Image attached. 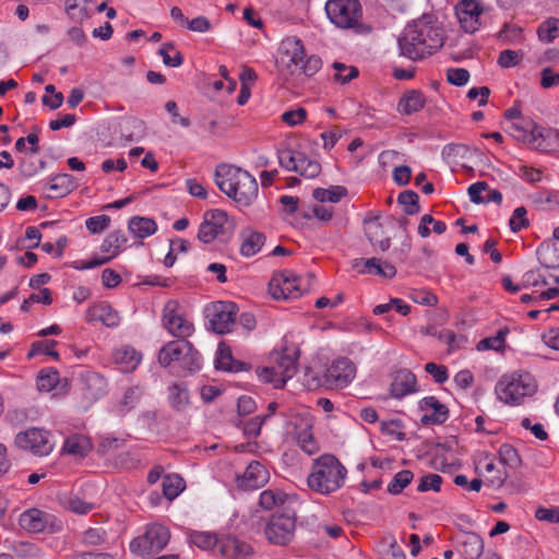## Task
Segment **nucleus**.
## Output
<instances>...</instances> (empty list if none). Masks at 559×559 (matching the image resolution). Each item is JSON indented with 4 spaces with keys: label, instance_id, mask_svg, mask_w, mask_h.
Returning a JSON list of instances; mask_svg holds the SVG:
<instances>
[{
    "label": "nucleus",
    "instance_id": "obj_1",
    "mask_svg": "<svg viewBox=\"0 0 559 559\" xmlns=\"http://www.w3.org/2000/svg\"><path fill=\"white\" fill-rule=\"evenodd\" d=\"M443 40L444 33L438 21L431 15H423L404 28L399 48L402 56L417 60L436 52Z\"/></svg>",
    "mask_w": 559,
    "mask_h": 559
},
{
    "label": "nucleus",
    "instance_id": "obj_2",
    "mask_svg": "<svg viewBox=\"0 0 559 559\" xmlns=\"http://www.w3.org/2000/svg\"><path fill=\"white\" fill-rule=\"evenodd\" d=\"M215 183L228 198L240 207H247L258 198V182L247 170L228 164L216 167Z\"/></svg>",
    "mask_w": 559,
    "mask_h": 559
},
{
    "label": "nucleus",
    "instance_id": "obj_3",
    "mask_svg": "<svg viewBox=\"0 0 559 559\" xmlns=\"http://www.w3.org/2000/svg\"><path fill=\"white\" fill-rule=\"evenodd\" d=\"M347 469L333 454L317 457L308 475L309 488L321 495H329L344 486Z\"/></svg>",
    "mask_w": 559,
    "mask_h": 559
},
{
    "label": "nucleus",
    "instance_id": "obj_4",
    "mask_svg": "<svg viewBox=\"0 0 559 559\" xmlns=\"http://www.w3.org/2000/svg\"><path fill=\"white\" fill-rule=\"evenodd\" d=\"M276 63L281 70L290 74L301 71L307 76H312L322 67L319 57L312 55L307 57L302 41L296 36L285 37L277 49Z\"/></svg>",
    "mask_w": 559,
    "mask_h": 559
},
{
    "label": "nucleus",
    "instance_id": "obj_5",
    "mask_svg": "<svg viewBox=\"0 0 559 559\" xmlns=\"http://www.w3.org/2000/svg\"><path fill=\"white\" fill-rule=\"evenodd\" d=\"M537 388V382L531 373L514 371L501 376L496 383L495 393L506 405L519 406L525 399L533 396Z\"/></svg>",
    "mask_w": 559,
    "mask_h": 559
},
{
    "label": "nucleus",
    "instance_id": "obj_6",
    "mask_svg": "<svg viewBox=\"0 0 559 559\" xmlns=\"http://www.w3.org/2000/svg\"><path fill=\"white\" fill-rule=\"evenodd\" d=\"M158 362L163 367L179 368L188 372L199 371L202 367V357L188 341H171L158 352Z\"/></svg>",
    "mask_w": 559,
    "mask_h": 559
},
{
    "label": "nucleus",
    "instance_id": "obj_7",
    "mask_svg": "<svg viewBox=\"0 0 559 559\" xmlns=\"http://www.w3.org/2000/svg\"><path fill=\"white\" fill-rule=\"evenodd\" d=\"M313 418L305 411L292 415L286 426L287 436L296 442L302 452L312 455L319 451V445L313 437Z\"/></svg>",
    "mask_w": 559,
    "mask_h": 559
},
{
    "label": "nucleus",
    "instance_id": "obj_8",
    "mask_svg": "<svg viewBox=\"0 0 559 559\" xmlns=\"http://www.w3.org/2000/svg\"><path fill=\"white\" fill-rule=\"evenodd\" d=\"M231 223L225 211L214 209L206 211L199 226L198 239L203 243L226 240L231 233Z\"/></svg>",
    "mask_w": 559,
    "mask_h": 559
},
{
    "label": "nucleus",
    "instance_id": "obj_9",
    "mask_svg": "<svg viewBox=\"0 0 559 559\" xmlns=\"http://www.w3.org/2000/svg\"><path fill=\"white\" fill-rule=\"evenodd\" d=\"M169 530L162 524H150L145 533L131 540L130 550L134 555L145 558L162 550L169 542Z\"/></svg>",
    "mask_w": 559,
    "mask_h": 559
},
{
    "label": "nucleus",
    "instance_id": "obj_10",
    "mask_svg": "<svg viewBox=\"0 0 559 559\" xmlns=\"http://www.w3.org/2000/svg\"><path fill=\"white\" fill-rule=\"evenodd\" d=\"M280 165L288 170L298 174L299 176L312 179L321 173V164L314 157L308 156L306 153L293 150L283 148L277 154Z\"/></svg>",
    "mask_w": 559,
    "mask_h": 559
},
{
    "label": "nucleus",
    "instance_id": "obj_11",
    "mask_svg": "<svg viewBox=\"0 0 559 559\" xmlns=\"http://www.w3.org/2000/svg\"><path fill=\"white\" fill-rule=\"evenodd\" d=\"M296 531V514L294 511L274 513L264 527L266 539L274 545L285 546L289 544Z\"/></svg>",
    "mask_w": 559,
    "mask_h": 559
},
{
    "label": "nucleus",
    "instance_id": "obj_12",
    "mask_svg": "<svg viewBox=\"0 0 559 559\" xmlns=\"http://www.w3.org/2000/svg\"><path fill=\"white\" fill-rule=\"evenodd\" d=\"M307 289V281L292 271L274 274L269 283V293L276 300L296 299Z\"/></svg>",
    "mask_w": 559,
    "mask_h": 559
},
{
    "label": "nucleus",
    "instance_id": "obj_13",
    "mask_svg": "<svg viewBox=\"0 0 559 559\" xmlns=\"http://www.w3.org/2000/svg\"><path fill=\"white\" fill-rule=\"evenodd\" d=\"M163 325L175 337L187 338L194 332L192 320L176 300H169L163 310Z\"/></svg>",
    "mask_w": 559,
    "mask_h": 559
},
{
    "label": "nucleus",
    "instance_id": "obj_14",
    "mask_svg": "<svg viewBox=\"0 0 559 559\" xmlns=\"http://www.w3.org/2000/svg\"><path fill=\"white\" fill-rule=\"evenodd\" d=\"M324 10L334 25L349 28L357 23L361 7L358 0H328Z\"/></svg>",
    "mask_w": 559,
    "mask_h": 559
},
{
    "label": "nucleus",
    "instance_id": "obj_15",
    "mask_svg": "<svg viewBox=\"0 0 559 559\" xmlns=\"http://www.w3.org/2000/svg\"><path fill=\"white\" fill-rule=\"evenodd\" d=\"M14 441L19 449L29 451L38 456L48 455L53 449L49 432L39 428L19 432Z\"/></svg>",
    "mask_w": 559,
    "mask_h": 559
},
{
    "label": "nucleus",
    "instance_id": "obj_16",
    "mask_svg": "<svg viewBox=\"0 0 559 559\" xmlns=\"http://www.w3.org/2000/svg\"><path fill=\"white\" fill-rule=\"evenodd\" d=\"M356 371V366L350 359L337 358L326 368L323 383L330 389L346 388L355 379Z\"/></svg>",
    "mask_w": 559,
    "mask_h": 559
},
{
    "label": "nucleus",
    "instance_id": "obj_17",
    "mask_svg": "<svg viewBox=\"0 0 559 559\" xmlns=\"http://www.w3.org/2000/svg\"><path fill=\"white\" fill-rule=\"evenodd\" d=\"M237 314V306L229 301H217L206 309L212 330L218 334H225L231 331Z\"/></svg>",
    "mask_w": 559,
    "mask_h": 559
},
{
    "label": "nucleus",
    "instance_id": "obj_18",
    "mask_svg": "<svg viewBox=\"0 0 559 559\" xmlns=\"http://www.w3.org/2000/svg\"><path fill=\"white\" fill-rule=\"evenodd\" d=\"M511 134L535 151H549L547 138L544 136L542 128L536 126L533 121L525 120L524 118L513 121L511 126Z\"/></svg>",
    "mask_w": 559,
    "mask_h": 559
},
{
    "label": "nucleus",
    "instance_id": "obj_19",
    "mask_svg": "<svg viewBox=\"0 0 559 559\" xmlns=\"http://www.w3.org/2000/svg\"><path fill=\"white\" fill-rule=\"evenodd\" d=\"M272 361L287 380L292 379L298 368L299 347L287 336L282 340L278 349L272 353Z\"/></svg>",
    "mask_w": 559,
    "mask_h": 559
},
{
    "label": "nucleus",
    "instance_id": "obj_20",
    "mask_svg": "<svg viewBox=\"0 0 559 559\" xmlns=\"http://www.w3.org/2000/svg\"><path fill=\"white\" fill-rule=\"evenodd\" d=\"M20 525L33 533L56 532L61 528V521L55 515L39 509H29L20 515Z\"/></svg>",
    "mask_w": 559,
    "mask_h": 559
},
{
    "label": "nucleus",
    "instance_id": "obj_21",
    "mask_svg": "<svg viewBox=\"0 0 559 559\" xmlns=\"http://www.w3.org/2000/svg\"><path fill=\"white\" fill-rule=\"evenodd\" d=\"M455 13L464 32L472 34L481 25L484 7L478 0H461L455 7Z\"/></svg>",
    "mask_w": 559,
    "mask_h": 559
},
{
    "label": "nucleus",
    "instance_id": "obj_22",
    "mask_svg": "<svg viewBox=\"0 0 559 559\" xmlns=\"http://www.w3.org/2000/svg\"><path fill=\"white\" fill-rule=\"evenodd\" d=\"M474 465L479 475L486 476L489 486L500 487L503 485L506 475L497 467L495 457L490 453L478 451L474 455Z\"/></svg>",
    "mask_w": 559,
    "mask_h": 559
},
{
    "label": "nucleus",
    "instance_id": "obj_23",
    "mask_svg": "<svg viewBox=\"0 0 559 559\" xmlns=\"http://www.w3.org/2000/svg\"><path fill=\"white\" fill-rule=\"evenodd\" d=\"M270 479V473L258 461H252L243 474L237 477V486L243 490H255L263 487Z\"/></svg>",
    "mask_w": 559,
    "mask_h": 559
},
{
    "label": "nucleus",
    "instance_id": "obj_24",
    "mask_svg": "<svg viewBox=\"0 0 559 559\" xmlns=\"http://www.w3.org/2000/svg\"><path fill=\"white\" fill-rule=\"evenodd\" d=\"M419 409L423 413L420 420L424 425H440L448 419L447 406L435 396L420 400Z\"/></svg>",
    "mask_w": 559,
    "mask_h": 559
},
{
    "label": "nucleus",
    "instance_id": "obj_25",
    "mask_svg": "<svg viewBox=\"0 0 559 559\" xmlns=\"http://www.w3.org/2000/svg\"><path fill=\"white\" fill-rule=\"evenodd\" d=\"M418 391L416 376L408 369H399L392 376L390 392L392 397L401 400Z\"/></svg>",
    "mask_w": 559,
    "mask_h": 559
},
{
    "label": "nucleus",
    "instance_id": "obj_26",
    "mask_svg": "<svg viewBox=\"0 0 559 559\" xmlns=\"http://www.w3.org/2000/svg\"><path fill=\"white\" fill-rule=\"evenodd\" d=\"M216 552L226 559H245L252 554V548L235 536L222 535Z\"/></svg>",
    "mask_w": 559,
    "mask_h": 559
},
{
    "label": "nucleus",
    "instance_id": "obj_27",
    "mask_svg": "<svg viewBox=\"0 0 559 559\" xmlns=\"http://www.w3.org/2000/svg\"><path fill=\"white\" fill-rule=\"evenodd\" d=\"M114 364L122 372H132L142 361V354L130 345H121L112 350Z\"/></svg>",
    "mask_w": 559,
    "mask_h": 559
},
{
    "label": "nucleus",
    "instance_id": "obj_28",
    "mask_svg": "<svg viewBox=\"0 0 559 559\" xmlns=\"http://www.w3.org/2000/svg\"><path fill=\"white\" fill-rule=\"evenodd\" d=\"M78 182L70 174H58L49 177L45 182V192L50 198H62L76 189Z\"/></svg>",
    "mask_w": 559,
    "mask_h": 559
},
{
    "label": "nucleus",
    "instance_id": "obj_29",
    "mask_svg": "<svg viewBox=\"0 0 559 559\" xmlns=\"http://www.w3.org/2000/svg\"><path fill=\"white\" fill-rule=\"evenodd\" d=\"M86 321L90 323L100 322L108 328H116L120 323V316L108 302H99L88 308Z\"/></svg>",
    "mask_w": 559,
    "mask_h": 559
},
{
    "label": "nucleus",
    "instance_id": "obj_30",
    "mask_svg": "<svg viewBox=\"0 0 559 559\" xmlns=\"http://www.w3.org/2000/svg\"><path fill=\"white\" fill-rule=\"evenodd\" d=\"M240 253L242 257L251 258L259 253L265 243V236L251 227L243 228L240 234Z\"/></svg>",
    "mask_w": 559,
    "mask_h": 559
},
{
    "label": "nucleus",
    "instance_id": "obj_31",
    "mask_svg": "<svg viewBox=\"0 0 559 559\" xmlns=\"http://www.w3.org/2000/svg\"><path fill=\"white\" fill-rule=\"evenodd\" d=\"M297 501L296 495H289L278 488L263 490L259 497V504L264 510H272L280 507H289Z\"/></svg>",
    "mask_w": 559,
    "mask_h": 559
},
{
    "label": "nucleus",
    "instance_id": "obj_32",
    "mask_svg": "<svg viewBox=\"0 0 559 559\" xmlns=\"http://www.w3.org/2000/svg\"><path fill=\"white\" fill-rule=\"evenodd\" d=\"M143 395V389L140 385L128 386L121 397L114 404L112 411L118 416H124L134 409Z\"/></svg>",
    "mask_w": 559,
    "mask_h": 559
},
{
    "label": "nucleus",
    "instance_id": "obj_33",
    "mask_svg": "<svg viewBox=\"0 0 559 559\" xmlns=\"http://www.w3.org/2000/svg\"><path fill=\"white\" fill-rule=\"evenodd\" d=\"M127 238L120 230L110 233L102 242L99 250L103 255H99L102 260H106V263L118 257L124 249Z\"/></svg>",
    "mask_w": 559,
    "mask_h": 559
},
{
    "label": "nucleus",
    "instance_id": "obj_34",
    "mask_svg": "<svg viewBox=\"0 0 559 559\" xmlns=\"http://www.w3.org/2000/svg\"><path fill=\"white\" fill-rule=\"evenodd\" d=\"M457 551L464 559H478L484 551V543L475 533H464L459 539Z\"/></svg>",
    "mask_w": 559,
    "mask_h": 559
},
{
    "label": "nucleus",
    "instance_id": "obj_35",
    "mask_svg": "<svg viewBox=\"0 0 559 559\" xmlns=\"http://www.w3.org/2000/svg\"><path fill=\"white\" fill-rule=\"evenodd\" d=\"M96 0H66V12L68 16L82 23L90 19L95 11Z\"/></svg>",
    "mask_w": 559,
    "mask_h": 559
},
{
    "label": "nucleus",
    "instance_id": "obj_36",
    "mask_svg": "<svg viewBox=\"0 0 559 559\" xmlns=\"http://www.w3.org/2000/svg\"><path fill=\"white\" fill-rule=\"evenodd\" d=\"M365 233L373 247L385 251L390 248V238L383 237V228L378 218H369L364 222Z\"/></svg>",
    "mask_w": 559,
    "mask_h": 559
},
{
    "label": "nucleus",
    "instance_id": "obj_37",
    "mask_svg": "<svg viewBox=\"0 0 559 559\" xmlns=\"http://www.w3.org/2000/svg\"><path fill=\"white\" fill-rule=\"evenodd\" d=\"M243 364L234 360L229 346L224 343H219L216 350L215 367L216 369L224 371H240Z\"/></svg>",
    "mask_w": 559,
    "mask_h": 559
},
{
    "label": "nucleus",
    "instance_id": "obj_38",
    "mask_svg": "<svg viewBox=\"0 0 559 559\" xmlns=\"http://www.w3.org/2000/svg\"><path fill=\"white\" fill-rule=\"evenodd\" d=\"M425 96L419 91H409L403 95L399 102L397 109L405 115H412L419 111L425 105Z\"/></svg>",
    "mask_w": 559,
    "mask_h": 559
},
{
    "label": "nucleus",
    "instance_id": "obj_39",
    "mask_svg": "<svg viewBox=\"0 0 559 559\" xmlns=\"http://www.w3.org/2000/svg\"><path fill=\"white\" fill-rule=\"evenodd\" d=\"M168 402L174 409L178 412L185 411L190 404V395L187 386L182 383L169 385Z\"/></svg>",
    "mask_w": 559,
    "mask_h": 559
},
{
    "label": "nucleus",
    "instance_id": "obj_40",
    "mask_svg": "<svg viewBox=\"0 0 559 559\" xmlns=\"http://www.w3.org/2000/svg\"><path fill=\"white\" fill-rule=\"evenodd\" d=\"M128 228L135 237L143 239L155 234L157 225L152 218L134 216L129 221Z\"/></svg>",
    "mask_w": 559,
    "mask_h": 559
},
{
    "label": "nucleus",
    "instance_id": "obj_41",
    "mask_svg": "<svg viewBox=\"0 0 559 559\" xmlns=\"http://www.w3.org/2000/svg\"><path fill=\"white\" fill-rule=\"evenodd\" d=\"M34 155L35 154H26L19 159L17 169L24 179L36 176L46 166V162L44 159L36 158Z\"/></svg>",
    "mask_w": 559,
    "mask_h": 559
},
{
    "label": "nucleus",
    "instance_id": "obj_42",
    "mask_svg": "<svg viewBox=\"0 0 559 559\" xmlns=\"http://www.w3.org/2000/svg\"><path fill=\"white\" fill-rule=\"evenodd\" d=\"M347 195V189L343 186H330L329 188H317L312 197L320 203H337Z\"/></svg>",
    "mask_w": 559,
    "mask_h": 559
},
{
    "label": "nucleus",
    "instance_id": "obj_43",
    "mask_svg": "<svg viewBox=\"0 0 559 559\" xmlns=\"http://www.w3.org/2000/svg\"><path fill=\"white\" fill-rule=\"evenodd\" d=\"M92 449L90 440L81 435H73L66 439L63 451L75 456H84Z\"/></svg>",
    "mask_w": 559,
    "mask_h": 559
},
{
    "label": "nucleus",
    "instance_id": "obj_44",
    "mask_svg": "<svg viewBox=\"0 0 559 559\" xmlns=\"http://www.w3.org/2000/svg\"><path fill=\"white\" fill-rule=\"evenodd\" d=\"M191 545L207 551H217L219 536L210 532H192L189 534Z\"/></svg>",
    "mask_w": 559,
    "mask_h": 559
},
{
    "label": "nucleus",
    "instance_id": "obj_45",
    "mask_svg": "<svg viewBox=\"0 0 559 559\" xmlns=\"http://www.w3.org/2000/svg\"><path fill=\"white\" fill-rule=\"evenodd\" d=\"M86 394L92 400H98L106 393L107 381L106 379L97 373H88L85 377Z\"/></svg>",
    "mask_w": 559,
    "mask_h": 559
},
{
    "label": "nucleus",
    "instance_id": "obj_46",
    "mask_svg": "<svg viewBox=\"0 0 559 559\" xmlns=\"http://www.w3.org/2000/svg\"><path fill=\"white\" fill-rule=\"evenodd\" d=\"M145 134V123L138 118H128L121 124V135L128 141H139Z\"/></svg>",
    "mask_w": 559,
    "mask_h": 559
},
{
    "label": "nucleus",
    "instance_id": "obj_47",
    "mask_svg": "<svg viewBox=\"0 0 559 559\" xmlns=\"http://www.w3.org/2000/svg\"><path fill=\"white\" fill-rule=\"evenodd\" d=\"M185 480L178 474H169L163 477V493L168 500L177 498L185 489Z\"/></svg>",
    "mask_w": 559,
    "mask_h": 559
},
{
    "label": "nucleus",
    "instance_id": "obj_48",
    "mask_svg": "<svg viewBox=\"0 0 559 559\" xmlns=\"http://www.w3.org/2000/svg\"><path fill=\"white\" fill-rule=\"evenodd\" d=\"M362 272L391 278L395 275L396 270L388 262H382L377 258H370L364 261Z\"/></svg>",
    "mask_w": 559,
    "mask_h": 559
},
{
    "label": "nucleus",
    "instance_id": "obj_49",
    "mask_svg": "<svg viewBox=\"0 0 559 559\" xmlns=\"http://www.w3.org/2000/svg\"><path fill=\"white\" fill-rule=\"evenodd\" d=\"M508 333L509 330L507 328H503L500 329L495 335L480 340L476 345L477 350H502L506 345V338Z\"/></svg>",
    "mask_w": 559,
    "mask_h": 559
},
{
    "label": "nucleus",
    "instance_id": "obj_50",
    "mask_svg": "<svg viewBox=\"0 0 559 559\" xmlns=\"http://www.w3.org/2000/svg\"><path fill=\"white\" fill-rule=\"evenodd\" d=\"M257 374L260 381L272 383L276 389L283 388L287 382L285 376L277 369L275 365L272 367L259 368L257 370Z\"/></svg>",
    "mask_w": 559,
    "mask_h": 559
},
{
    "label": "nucleus",
    "instance_id": "obj_51",
    "mask_svg": "<svg viewBox=\"0 0 559 559\" xmlns=\"http://www.w3.org/2000/svg\"><path fill=\"white\" fill-rule=\"evenodd\" d=\"M539 260L547 269L559 267V247L556 245L540 246L538 249Z\"/></svg>",
    "mask_w": 559,
    "mask_h": 559
},
{
    "label": "nucleus",
    "instance_id": "obj_52",
    "mask_svg": "<svg viewBox=\"0 0 559 559\" xmlns=\"http://www.w3.org/2000/svg\"><path fill=\"white\" fill-rule=\"evenodd\" d=\"M37 388L41 392H50L59 382V373L52 368L43 369L37 376Z\"/></svg>",
    "mask_w": 559,
    "mask_h": 559
},
{
    "label": "nucleus",
    "instance_id": "obj_53",
    "mask_svg": "<svg viewBox=\"0 0 559 559\" xmlns=\"http://www.w3.org/2000/svg\"><path fill=\"white\" fill-rule=\"evenodd\" d=\"M64 507L76 514H87L95 509V503L86 501L78 495H71L64 500Z\"/></svg>",
    "mask_w": 559,
    "mask_h": 559
},
{
    "label": "nucleus",
    "instance_id": "obj_54",
    "mask_svg": "<svg viewBox=\"0 0 559 559\" xmlns=\"http://www.w3.org/2000/svg\"><path fill=\"white\" fill-rule=\"evenodd\" d=\"M158 53L163 58L164 64L167 67L177 68L183 62L181 53L170 43L163 45Z\"/></svg>",
    "mask_w": 559,
    "mask_h": 559
},
{
    "label": "nucleus",
    "instance_id": "obj_55",
    "mask_svg": "<svg viewBox=\"0 0 559 559\" xmlns=\"http://www.w3.org/2000/svg\"><path fill=\"white\" fill-rule=\"evenodd\" d=\"M538 37L544 43H551L559 37V19H548L537 31Z\"/></svg>",
    "mask_w": 559,
    "mask_h": 559
},
{
    "label": "nucleus",
    "instance_id": "obj_56",
    "mask_svg": "<svg viewBox=\"0 0 559 559\" xmlns=\"http://www.w3.org/2000/svg\"><path fill=\"white\" fill-rule=\"evenodd\" d=\"M418 194L412 190H405L399 194L397 201L403 206V210L408 215H414L419 212Z\"/></svg>",
    "mask_w": 559,
    "mask_h": 559
},
{
    "label": "nucleus",
    "instance_id": "obj_57",
    "mask_svg": "<svg viewBox=\"0 0 559 559\" xmlns=\"http://www.w3.org/2000/svg\"><path fill=\"white\" fill-rule=\"evenodd\" d=\"M306 119L307 110L302 107L290 108L281 115L282 122L292 128L302 124Z\"/></svg>",
    "mask_w": 559,
    "mask_h": 559
},
{
    "label": "nucleus",
    "instance_id": "obj_58",
    "mask_svg": "<svg viewBox=\"0 0 559 559\" xmlns=\"http://www.w3.org/2000/svg\"><path fill=\"white\" fill-rule=\"evenodd\" d=\"M514 174L527 183L534 185L543 179V170L528 165L520 164Z\"/></svg>",
    "mask_w": 559,
    "mask_h": 559
},
{
    "label": "nucleus",
    "instance_id": "obj_59",
    "mask_svg": "<svg viewBox=\"0 0 559 559\" xmlns=\"http://www.w3.org/2000/svg\"><path fill=\"white\" fill-rule=\"evenodd\" d=\"M413 473L408 469H403L396 473L388 485V491L392 495H399L412 481Z\"/></svg>",
    "mask_w": 559,
    "mask_h": 559
},
{
    "label": "nucleus",
    "instance_id": "obj_60",
    "mask_svg": "<svg viewBox=\"0 0 559 559\" xmlns=\"http://www.w3.org/2000/svg\"><path fill=\"white\" fill-rule=\"evenodd\" d=\"M333 68L335 70V81L342 84L348 83L358 75V70L355 67H348L341 62H335Z\"/></svg>",
    "mask_w": 559,
    "mask_h": 559
},
{
    "label": "nucleus",
    "instance_id": "obj_61",
    "mask_svg": "<svg viewBox=\"0 0 559 559\" xmlns=\"http://www.w3.org/2000/svg\"><path fill=\"white\" fill-rule=\"evenodd\" d=\"M441 484H442L441 476H439L438 474H428L420 478L417 490L419 492H425V491H429V490L438 492V491H440Z\"/></svg>",
    "mask_w": 559,
    "mask_h": 559
},
{
    "label": "nucleus",
    "instance_id": "obj_62",
    "mask_svg": "<svg viewBox=\"0 0 559 559\" xmlns=\"http://www.w3.org/2000/svg\"><path fill=\"white\" fill-rule=\"evenodd\" d=\"M499 459L502 464L508 465L510 467H515L520 462V457L516 450L512 445L507 443L502 444L499 448Z\"/></svg>",
    "mask_w": 559,
    "mask_h": 559
},
{
    "label": "nucleus",
    "instance_id": "obj_63",
    "mask_svg": "<svg viewBox=\"0 0 559 559\" xmlns=\"http://www.w3.org/2000/svg\"><path fill=\"white\" fill-rule=\"evenodd\" d=\"M526 214H527L526 209L523 206H519L513 211V213L509 219V226L512 231H514V233L520 231L521 229H523L524 227H526L528 225Z\"/></svg>",
    "mask_w": 559,
    "mask_h": 559
},
{
    "label": "nucleus",
    "instance_id": "obj_64",
    "mask_svg": "<svg viewBox=\"0 0 559 559\" xmlns=\"http://www.w3.org/2000/svg\"><path fill=\"white\" fill-rule=\"evenodd\" d=\"M535 518L538 521L547 522V523H559V508H544L539 507L535 511Z\"/></svg>",
    "mask_w": 559,
    "mask_h": 559
}]
</instances>
